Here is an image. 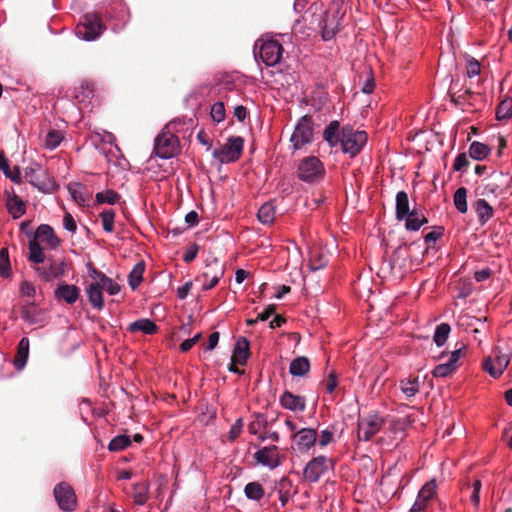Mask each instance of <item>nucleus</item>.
<instances>
[{"instance_id":"f257e3e1","label":"nucleus","mask_w":512,"mask_h":512,"mask_svg":"<svg viewBox=\"0 0 512 512\" xmlns=\"http://www.w3.org/2000/svg\"><path fill=\"white\" fill-rule=\"evenodd\" d=\"M368 135L365 131L354 129L351 125L341 128V151L350 158L356 157L367 144Z\"/></svg>"},{"instance_id":"f03ea898","label":"nucleus","mask_w":512,"mask_h":512,"mask_svg":"<svg viewBox=\"0 0 512 512\" xmlns=\"http://www.w3.org/2000/svg\"><path fill=\"white\" fill-rule=\"evenodd\" d=\"M296 173L302 182L316 184L324 179L326 170L324 163L318 157L306 156L300 160Z\"/></svg>"},{"instance_id":"7ed1b4c3","label":"nucleus","mask_w":512,"mask_h":512,"mask_svg":"<svg viewBox=\"0 0 512 512\" xmlns=\"http://www.w3.org/2000/svg\"><path fill=\"white\" fill-rule=\"evenodd\" d=\"M104 31L105 26L99 15L94 12L84 14L75 27L76 37L87 42L97 40Z\"/></svg>"},{"instance_id":"20e7f679","label":"nucleus","mask_w":512,"mask_h":512,"mask_svg":"<svg viewBox=\"0 0 512 512\" xmlns=\"http://www.w3.org/2000/svg\"><path fill=\"white\" fill-rule=\"evenodd\" d=\"M314 139L312 118L308 115L300 117L290 136L291 149L298 151L311 144Z\"/></svg>"},{"instance_id":"39448f33","label":"nucleus","mask_w":512,"mask_h":512,"mask_svg":"<svg viewBox=\"0 0 512 512\" xmlns=\"http://www.w3.org/2000/svg\"><path fill=\"white\" fill-rule=\"evenodd\" d=\"M283 46L277 40H259L255 44V57L262 60L266 66H275L278 64L283 55Z\"/></svg>"},{"instance_id":"423d86ee","label":"nucleus","mask_w":512,"mask_h":512,"mask_svg":"<svg viewBox=\"0 0 512 512\" xmlns=\"http://www.w3.org/2000/svg\"><path fill=\"white\" fill-rule=\"evenodd\" d=\"M333 460L324 455H318L309 460L303 469V479L308 483H316L333 468Z\"/></svg>"},{"instance_id":"0eeeda50","label":"nucleus","mask_w":512,"mask_h":512,"mask_svg":"<svg viewBox=\"0 0 512 512\" xmlns=\"http://www.w3.org/2000/svg\"><path fill=\"white\" fill-rule=\"evenodd\" d=\"M244 140L240 136H232L228 138L225 145L218 149H214L212 155L222 164L236 162L243 151Z\"/></svg>"},{"instance_id":"6e6552de","label":"nucleus","mask_w":512,"mask_h":512,"mask_svg":"<svg viewBox=\"0 0 512 512\" xmlns=\"http://www.w3.org/2000/svg\"><path fill=\"white\" fill-rule=\"evenodd\" d=\"M179 147L178 137L170 131L162 130L154 141V153L160 159H171Z\"/></svg>"},{"instance_id":"1a4fd4ad","label":"nucleus","mask_w":512,"mask_h":512,"mask_svg":"<svg viewBox=\"0 0 512 512\" xmlns=\"http://www.w3.org/2000/svg\"><path fill=\"white\" fill-rule=\"evenodd\" d=\"M317 430L311 427H304L291 434L292 451L300 454H309L317 443Z\"/></svg>"},{"instance_id":"9d476101","label":"nucleus","mask_w":512,"mask_h":512,"mask_svg":"<svg viewBox=\"0 0 512 512\" xmlns=\"http://www.w3.org/2000/svg\"><path fill=\"white\" fill-rule=\"evenodd\" d=\"M20 314L24 322L36 328H43L49 323L50 319L48 311L34 301L23 304L20 308Z\"/></svg>"},{"instance_id":"9b49d317","label":"nucleus","mask_w":512,"mask_h":512,"mask_svg":"<svg viewBox=\"0 0 512 512\" xmlns=\"http://www.w3.org/2000/svg\"><path fill=\"white\" fill-rule=\"evenodd\" d=\"M253 458L257 464L270 470H274L282 465L285 455L280 454L279 447L277 445H269L258 449L254 453Z\"/></svg>"},{"instance_id":"f8f14e48","label":"nucleus","mask_w":512,"mask_h":512,"mask_svg":"<svg viewBox=\"0 0 512 512\" xmlns=\"http://www.w3.org/2000/svg\"><path fill=\"white\" fill-rule=\"evenodd\" d=\"M225 272L223 264L217 259L208 262L205 265L203 272L196 277L195 281L202 282V290L208 291L214 288L220 279L223 277Z\"/></svg>"},{"instance_id":"ddd939ff","label":"nucleus","mask_w":512,"mask_h":512,"mask_svg":"<svg viewBox=\"0 0 512 512\" xmlns=\"http://www.w3.org/2000/svg\"><path fill=\"white\" fill-rule=\"evenodd\" d=\"M54 498L63 511L71 512L76 509L77 498L74 489L66 482L58 483L53 490Z\"/></svg>"},{"instance_id":"4468645a","label":"nucleus","mask_w":512,"mask_h":512,"mask_svg":"<svg viewBox=\"0 0 512 512\" xmlns=\"http://www.w3.org/2000/svg\"><path fill=\"white\" fill-rule=\"evenodd\" d=\"M511 359V353H502L498 348L493 351V356L487 357L483 362L485 371L493 378L500 377Z\"/></svg>"},{"instance_id":"2eb2a0df","label":"nucleus","mask_w":512,"mask_h":512,"mask_svg":"<svg viewBox=\"0 0 512 512\" xmlns=\"http://www.w3.org/2000/svg\"><path fill=\"white\" fill-rule=\"evenodd\" d=\"M383 425V419L378 414H370L358 421L357 437L360 441H369L377 434Z\"/></svg>"},{"instance_id":"dca6fc26","label":"nucleus","mask_w":512,"mask_h":512,"mask_svg":"<svg viewBox=\"0 0 512 512\" xmlns=\"http://www.w3.org/2000/svg\"><path fill=\"white\" fill-rule=\"evenodd\" d=\"M105 18L113 22L112 29L118 31L128 22L129 13L124 3L117 0L111 3L104 12Z\"/></svg>"},{"instance_id":"f3484780","label":"nucleus","mask_w":512,"mask_h":512,"mask_svg":"<svg viewBox=\"0 0 512 512\" xmlns=\"http://www.w3.org/2000/svg\"><path fill=\"white\" fill-rule=\"evenodd\" d=\"M35 271L43 281L52 282L65 276L66 263L63 259L50 261L46 266L36 267Z\"/></svg>"},{"instance_id":"a211bd4d","label":"nucleus","mask_w":512,"mask_h":512,"mask_svg":"<svg viewBox=\"0 0 512 512\" xmlns=\"http://www.w3.org/2000/svg\"><path fill=\"white\" fill-rule=\"evenodd\" d=\"M340 19L336 13H325L319 20L318 27L321 30L324 41L331 40L339 30Z\"/></svg>"},{"instance_id":"6ab92c4d","label":"nucleus","mask_w":512,"mask_h":512,"mask_svg":"<svg viewBox=\"0 0 512 512\" xmlns=\"http://www.w3.org/2000/svg\"><path fill=\"white\" fill-rule=\"evenodd\" d=\"M280 405L292 412H303L306 408V398L304 396L295 395L286 390L279 399Z\"/></svg>"},{"instance_id":"aec40b11","label":"nucleus","mask_w":512,"mask_h":512,"mask_svg":"<svg viewBox=\"0 0 512 512\" xmlns=\"http://www.w3.org/2000/svg\"><path fill=\"white\" fill-rule=\"evenodd\" d=\"M34 239L44 242L50 249H56L60 245L59 238L55 235L53 228L48 224H41L35 231Z\"/></svg>"},{"instance_id":"412c9836","label":"nucleus","mask_w":512,"mask_h":512,"mask_svg":"<svg viewBox=\"0 0 512 512\" xmlns=\"http://www.w3.org/2000/svg\"><path fill=\"white\" fill-rule=\"evenodd\" d=\"M55 298L64 300L67 304L75 303L80 295V289L73 284L61 283L54 292Z\"/></svg>"},{"instance_id":"4be33fe9","label":"nucleus","mask_w":512,"mask_h":512,"mask_svg":"<svg viewBox=\"0 0 512 512\" xmlns=\"http://www.w3.org/2000/svg\"><path fill=\"white\" fill-rule=\"evenodd\" d=\"M323 139L327 144L334 148L341 144V130L340 124L337 120L331 121L323 131Z\"/></svg>"},{"instance_id":"5701e85b","label":"nucleus","mask_w":512,"mask_h":512,"mask_svg":"<svg viewBox=\"0 0 512 512\" xmlns=\"http://www.w3.org/2000/svg\"><path fill=\"white\" fill-rule=\"evenodd\" d=\"M86 293L92 307L99 311L102 310L104 307V299L100 282H91L86 288Z\"/></svg>"},{"instance_id":"b1692460","label":"nucleus","mask_w":512,"mask_h":512,"mask_svg":"<svg viewBox=\"0 0 512 512\" xmlns=\"http://www.w3.org/2000/svg\"><path fill=\"white\" fill-rule=\"evenodd\" d=\"M30 349V341L27 337H22L17 346V353L13 360L16 370H22L28 360Z\"/></svg>"},{"instance_id":"393cba45","label":"nucleus","mask_w":512,"mask_h":512,"mask_svg":"<svg viewBox=\"0 0 512 512\" xmlns=\"http://www.w3.org/2000/svg\"><path fill=\"white\" fill-rule=\"evenodd\" d=\"M480 225H485L494 215L493 207L483 198H479L473 204Z\"/></svg>"},{"instance_id":"a878e982","label":"nucleus","mask_w":512,"mask_h":512,"mask_svg":"<svg viewBox=\"0 0 512 512\" xmlns=\"http://www.w3.org/2000/svg\"><path fill=\"white\" fill-rule=\"evenodd\" d=\"M412 212L410 209V202L408 194L405 191H399L395 198V216L398 221H403V218Z\"/></svg>"},{"instance_id":"bb28decb","label":"nucleus","mask_w":512,"mask_h":512,"mask_svg":"<svg viewBox=\"0 0 512 512\" xmlns=\"http://www.w3.org/2000/svg\"><path fill=\"white\" fill-rule=\"evenodd\" d=\"M403 220L405 221V228L408 231H418L428 222L425 215L416 207H414L412 212L408 213V216L403 218Z\"/></svg>"},{"instance_id":"cd10ccee","label":"nucleus","mask_w":512,"mask_h":512,"mask_svg":"<svg viewBox=\"0 0 512 512\" xmlns=\"http://www.w3.org/2000/svg\"><path fill=\"white\" fill-rule=\"evenodd\" d=\"M43 174L44 171L42 170V167L37 163L25 168L26 180L39 190H44L45 184L42 181Z\"/></svg>"},{"instance_id":"c85d7f7f","label":"nucleus","mask_w":512,"mask_h":512,"mask_svg":"<svg viewBox=\"0 0 512 512\" xmlns=\"http://www.w3.org/2000/svg\"><path fill=\"white\" fill-rule=\"evenodd\" d=\"M130 332L141 331L145 335H153L158 331V326L148 318H141L129 324Z\"/></svg>"},{"instance_id":"c756f323","label":"nucleus","mask_w":512,"mask_h":512,"mask_svg":"<svg viewBox=\"0 0 512 512\" xmlns=\"http://www.w3.org/2000/svg\"><path fill=\"white\" fill-rule=\"evenodd\" d=\"M310 370V362L307 357L299 356L293 359L289 366V373L294 377H302Z\"/></svg>"},{"instance_id":"7c9ffc66","label":"nucleus","mask_w":512,"mask_h":512,"mask_svg":"<svg viewBox=\"0 0 512 512\" xmlns=\"http://www.w3.org/2000/svg\"><path fill=\"white\" fill-rule=\"evenodd\" d=\"M249 356V342L246 338L241 337L236 341L234 351H233V360L240 364L244 365Z\"/></svg>"},{"instance_id":"2f4dec72","label":"nucleus","mask_w":512,"mask_h":512,"mask_svg":"<svg viewBox=\"0 0 512 512\" xmlns=\"http://www.w3.org/2000/svg\"><path fill=\"white\" fill-rule=\"evenodd\" d=\"M149 488L148 482H139L133 485V500L136 505L143 506L149 499Z\"/></svg>"},{"instance_id":"473e14b6","label":"nucleus","mask_w":512,"mask_h":512,"mask_svg":"<svg viewBox=\"0 0 512 512\" xmlns=\"http://www.w3.org/2000/svg\"><path fill=\"white\" fill-rule=\"evenodd\" d=\"M7 208L13 219L22 217L26 212L24 201L17 195L8 199Z\"/></svg>"},{"instance_id":"72a5a7b5","label":"nucleus","mask_w":512,"mask_h":512,"mask_svg":"<svg viewBox=\"0 0 512 512\" xmlns=\"http://www.w3.org/2000/svg\"><path fill=\"white\" fill-rule=\"evenodd\" d=\"M399 387L406 398H412L419 392L420 382L418 377L406 378L399 382Z\"/></svg>"},{"instance_id":"f704fd0d","label":"nucleus","mask_w":512,"mask_h":512,"mask_svg":"<svg viewBox=\"0 0 512 512\" xmlns=\"http://www.w3.org/2000/svg\"><path fill=\"white\" fill-rule=\"evenodd\" d=\"M491 148L482 142L473 141L469 146V156L477 161H482L490 154Z\"/></svg>"},{"instance_id":"c9c22d12","label":"nucleus","mask_w":512,"mask_h":512,"mask_svg":"<svg viewBox=\"0 0 512 512\" xmlns=\"http://www.w3.org/2000/svg\"><path fill=\"white\" fill-rule=\"evenodd\" d=\"M275 205L269 201L264 203L258 210L257 216L259 221L264 225H270L275 219Z\"/></svg>"},{"instance_id":"e433bc0d","label":"nucleus","mask_w":512,"mask_h":512,"mask_svg":"<svg viewBox=\"0 0 512 512\" xmlns=\"http://www.w3.org/2000/svg\"><path fill=\"white\" fill-rule=\"evenodd\" d=\"M0 170L12 182L17 183V184L21 182L20 168L18 166H15L11 170L9 161L3 155H0Z\"/></svg>"},{"instance_id":"4c0bfd02","label":"nucleus","mask_w":512,"mask_h":512,"mask_svg":"<svg viewBox=\"0 0 512 512\" xmlns=\"http://www.w3.org/2000/svg\"><path fill=\"white\" fill-rule=\"evenodd\" d=\"M145 271L144 262H138L128 275V283L132 290L137 289L143 280V273Z\"/></svg>"},{"instance_id":"58836bf2","label":"nucleus","mask_w":512,"mask_h":512,"mask_svg":"<svg viewBox=\"0 0 512 512\" xmlns=\"http://www.w3.org/2000/svg\"><path fill=\"white\" fill-rule=\"evenodd\" d=\"M244 494L247 499L260 501L264 496V489L259 482H249L244 487Z\"/></svg>"},{"instance_id":"ea45409f","label":"nucleus","mask_w":512,"mask_h":512,"mask_svg":"<svg viewBox=\"0 0 512 512\" xmlns=\"http://www.w3.org/2000/svg\"><path fill=\"white\" fill-rule=\"evenodd\" d=\"M29 256L28 260L35 264H40L44 262L45 256L43 252V248L40 246L39 242L35 239H32L28 243Z\"/></svg>"},{"instance_id":"a19ab883","label":"nucleus","mask_w":512,"mask_h":512,"mask_svg":"<svg viewBox=\"0 0 512 512\" xmlns=\"http://www.w3.org/2000/svg\"><path fill=\"white\" fill-rule=\"evenodd\" d=\"M453 204L459 213L465 214L467 212V189L465 187H459L454 192Z\"/></svg>"},{"instance_id":"79ce46f5","label":"nucleus","mask_w":512,"mask_h":512,"mask_svg":"<svg viewBox=\"0 0 512 512\" xmlns=\"http://www.w3.org/2000/svg\"><path fill=\"white\" fill-rule=\"evenodd\" d=\"M94 95V89L93 85L89 82H81L80 85L75 88V99L80 102L84 103L87 100L91 99Z\"/></svg>"},{"instance_id":"37998d69","label":"nucleus","mask_w":512,"mask_h":512,"mask_svg":"<svg viewBox=\"0 0 512 512\" xmlns=\"http://www.w3.org/2000/svg\"><path fill=\"white\" fill-rule=\"evenodd\" d=\"M64 139V135L60 130L51 129L47 132L44 145L49 150L56 149Z\"/></svg>"},{"instance_id":"c03bdc74","label":"nucleus","mask_w":512,"mask_h":512,"mask_svg":"<svg viewBox=\"0 0 512 512\" xmlns=\"http://www.w3.org/2000/svg\"><path fill=\"white\" fill-rule=\"evenodd\" d=\"M450 331H451V328H450L449 324H447V323L439 324L436 327L434 335H433L434 343L438 347H442L446 343V341L449 337Z\"/></svg>"},{"instance_id":"a18cd8bd","label":"nucleus","mask_w":512,"mask_h":512,"mask_svg":"<svg viewBox=\"0 0 512 512\" xmlns=\"http://www.w3.org/2000/svg\"><path fill=\"white\" fill-rule=\"evenodd\" d=\"M121 196L114 190H105L95 195L96 202L99 204L114 205L119 202Z\"/></svg>"},{"instance_id":"49530a36","label":"nucleus","mask_w":512,"mask_h":512,"mask_svg":"<svg viewBox=\"0 0 512 512\" xmlns=\"http://www.w3.org/2000/svg\"><path fill=\"white\" fill-rule=\"evenodd\" d=\"M131 444V439L128 435H117L111 439L108 449L113 452H118L126 449Z\"/></svg>"},{"instance_id":"de8ad7c7","label":"nucleus","mask_w":512,"mask_h":512,"mask_svg":"<svg viewBox=\"0 0 512 512\" xmlns=\"http://www.w3.org/2000/svg\"><path fill=\"white\" fill-rule=\"evenodd\" d=\"M99 217L102 222L103 230L106 233H111L114 230V220H115V211L113 209H105L100 214Z\"/></svg>"},{"instance_id":"09e8293b","label":"nucleus","mask_w":512,"mask_h":512,"mask_svg":"<svg viewBox=\"0 0 512 512\" xmlns=\"http://www.w3.org/2000/svg\"><path fill=\"white\" fill-rule=\"evenodd\" d=\"M512 117V99L500 102L496 109V119L499 121L508 120Z\"/></svg>"},{"instance_id":"8fccbe9b","label":"nucleus","mask_w":512,"mask_h":512,"mask_svg":"<svg viewBox=\"0 0 512 512\" xmlns=\"http://www.w3.org/2000/svg\"><path fill=\"white\" fill-rule=\"evenodd\" d=\"M436 488V480L431 479L422 486L417 496L428 503L436 494Z\"/></svg>"},{"instance_id":"3c124183","label":"nucleus","mask_w":512,"mask_h":512,"mask_svg":"<svg viewBox=\"0 0 512 512\" xmlns=\"http://www.w3.org/2000/svg\"><path fill=\"white\" fill-rule=\"evenodd\" d=\"M11 275V267L9 261V252L7 248L0 250V276L8 278Z\"/></svg>"},{"instance_id":"603ef678","label":"nucleus","mask_w":512,"mask_h":512,"mask_svg":"<svg viewBox=\"0 0 512 512\" xmlns=\"http://www.w3.org/2000/svg\"><path fill=\"white\" fill-rule=\"evenodd\" d=\"M481 71L480 62L472 56L466 58V74L469 78L478 76Z\"/></svg>"},{"instance_id":"864d4df0","label":"nucleus","mask_w":512,"mask_h":512,"mask_svg":"<svg viewBox=\"0 0 512 512\" xmlns=\"http://www.w3.org/2000/svg\"><path fill=\"white\" fill-rule=\"evenodd\" d=\"M100 286L103 291L105 290L109 295H116L121 290L120 285L108 276L103 278V280L100 282Z\"/></svg>"},{"instance_id":"5fc2aeb1","label":"nucleus","mask_w":512,"mask_h":512,"mask_svg":"<svg viewBox=\"0 0 512 512\" xmlns=\"http://www.w3.org/2000/svg\"><path fill=\"white\" fill-rule=\"evenodd\" d=\"M210 115L213 121L220 123L225 119V106L223 102H215L211 106Z\"/></svg>"},{"instance_id":"6e6d98bb","label":"nucleus","mask_w":512,"mask_h":512,"mask_svg":"<svg viewBox=\"0 0 512 512\" xmlns=\"http://www.w3.org/2000/svg\"><path fill=\"white\" fill-rule=\"evenodd\" d=\"M68 189H69L70 195L77 203L82 204V203L86 202V197L84 195L85 188L83 187L82 184L77 183L74 185H70L68 187Z\"/></svg>"},{"instance_id":"4d7b16f0","label":"nucleus","mask_w":512,"mask_h":512,"mask_svg":"<svg viewBox=\"0 0 512 512\" xmlns=\"http://www.w3.org/2000/svg\"><path fill=\"white\" fill-rule=\"evenodd\" d=\"M455 368L448 362L438 364L432 370V375L436 378L446 377L450 375Z\"/></svg>"},{"instance_id":"13d9d810","label":"nucleus","mask_w":512,"mask_h":512,"mask_svg":"<svg viewBox=\"0 0 512 512\" xmlns=\"http://www.w3.org/2000/svg\"><path fill=\"white\" fill-rule=\"evenodd\" d=\"M328 263L327 258L322 254L313 255L310 259L309 268L312 271L320 270L326 267Z\"/></svg>"},{"instance_id":"bf43d9fd","label":"nucleus","mask_w":512,"mask_h":512,"mask_svg":"<svg viewBox=\"0 0 512 512\" xmlns=\"http://www.w3.org/2000/svg\"><path fill=\"white\" fill-rule=\"evenodd\" d=\"M244 426V422L242 418H238L230 427L229 433H228V439L229 441L233 442L235 441L240 434L242 433Z\"/></svg>"},{"instance_id":"052dcab7","label":"nucleus","mask_w":512,"mask_h":512,"mask_svg":"<svg viewBox=\"0 0 512 512\" xmlns=\"http://www.w3.org/2000/svg\"><path fill=\"white\" fill-rule=\"evenodd\" d=\"M470 164L466 153H460L456 156L453 163V170L456 172H463L465 168Z\"/></svg>"},{"instance_id":"680f3d73","label":"nucleus","mask_w":512,"mask_h":512,"mask_svg":"<svg viewBox=\"0 0 512 512\" xmlns=\"http://www.w3.org/2000/svg\"><path fill=\"white\" fill-rule=\"evenodd\" d=\"M443 234L444 228L442 226H438L424 236V241L429 246L431 242H436L438 239H440Z\"/></svg>"},{"instance_id":"e2e57ef3","label":"nucleus","mask_w":512,"mask_h":512,"mask_svg":"<svg viewBox=\"0 0 512 512\" xmlns=\"http://www.w3.org/2000/svg\"><path fill=\"white\" fill-rule=\"evenodd\" d=\"M198 251L199 246L196 243L190 244L183 254V261L186 263L193 261L196 258Z\"/></svg>"},{"instance_id":"0e129e2a","label":"nucleus","mask_w":512,"mask_h":512,"mask_svg":"<svg viewBox=\"0 0 512 512\" xmlns=\"http://www.w3.org/2000/svg\"><path fill=\"white\" fill-rule=\"evenodd\" d=\"M88 275L93 279L92 282H101L105 278V274L96 269L91 262L86 264Z\"/></svg>"},{"instance_id":"69168bd1","label":"nucleus","mask_w":512,"mask_h":512,"mask_svg":"<svg viewBox=\"0 0 512 512\" xmlns=\"http://www.w3.org/2000/svg\"><path fill=\"white\" fill-rule=\"evenodd\" d=\"M20 293L22 296L33 298L36 294V289L31 282L23 281L20 285Z\"/></svg>"},{"instance_id":"338daca9","label":"nucleus","mask_w":512,"mask_h":512,"mask_svg":"<svg viewBox=\"0 0 512 512\" xmlns=\"http://www.w3.org/2000/svg\"><path fill=\"white\" fill-rule=\"evenodd\" d=\"M63 226L70 233L76 232L77 224H76V221L74 220L73 216L70 213H66L64 215Z\"/></svg>"},{"instance_id":"774afa93","label":"nucleus","mask_w":512,"mask_h":512,"mask_svg":"<svg viewBox=\"0 0 512 512\" xmlns=\"http://www.w3.org/2000/svg\"><path fill=\"white\" fill-rule=\"evenodd\" d=\"M333 440V432L329 429L322 430L320 433V437L318 440V444L320 447H326Z\"/></svg>"}]
</instances>
